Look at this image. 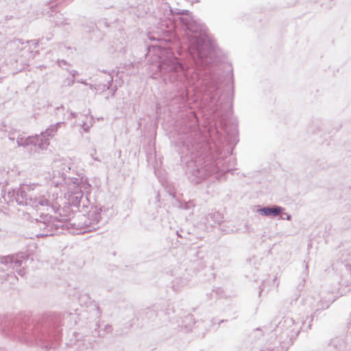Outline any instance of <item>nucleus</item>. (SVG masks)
Returning <instances> with one entry per match:
<instances>
[{
	"label": "nucleus",
	"mask_w": 351,
	"mask_h": 351,
	"mask_svg": "<svg viewBox=\"0 0 351 351\" xmlns=\"http://www.w3.org/2000/svg\"><path fill=\"white\" fill-rule=\"evenodd\" d=\"M282 208L280 207L275 208H264L259 210V212L265 215H278L281 213Z\"/></svg>",
	"instance_id": "obj_1"
}]
</instances>
